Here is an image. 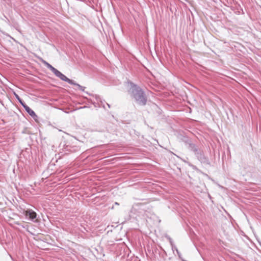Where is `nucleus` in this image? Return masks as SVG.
<instances>
[{
  "label": "nucleus",
  "mask_w": 261,
  "mask_h": 261,
  "mask_svg": "<svg viewBox=\"0 0 261 261\" xmlns=\"http://www.w3.org/2000/svg\"><path fill=\"white\" fill-rule=\"evenodd\" d=\"M14 95L16 98L18 100L22 106V107L25 105V103L23 101V100L20 98V97L18 96V94L14 93Z\"/></svg>",
  "instance_id": "nucleus-9"
},
{
  "label": "nucleus",
  "mask_w": 261,
  "mask_h": 261,
  "mask_svg": "<svg viewBox=\"0 0 261 261\" xmlns=\"http://www.w3.org/2000/svg\"><path fill=\"white\" fill-rule=\"evenodd\" d=\"M24 214L26 217H29L30 219L33 221L36 219L37 214L32 210H28L24 212Z\"/></svg>",
  "instance_id": "nucleus-5"
},
{
  "label": "nucleus",
  "mask_w": 261,
  "mask_h": 261,
  "mask_svg": "<svg viewBox=\"0 0 261 261\" xmlns=\"http://www.w3.org/2000/svg\"><path fill=\"white\" fill-rule=\"evenodd\" d=\"M197 159L202 164L209 165L210 161L207 157L205 156L202 151L199 150L195 154Z\"/></svg>",
  "instance_id": "nucleus-2"
},
{
  "label": "nucleus",
  "mask_w": 261,
  "mask_h": 261,
  "mask_svg": "<svg viewBox=\"0 0 261 261\" xmlns=\"http://www.w3.org/2000/svg\"><path fill=\"white\" fill-rule=\"evenodd\" d=\"M42 63L50 70H51L53 72L55 71V70L56 69L55 67H54L52 65H51L50 64H49L48 62H47L46 61L42 59L41 60Z\"/></svg>",
  "instance_id": "nucleus-7"
},
{
  "label": "nucleus",
  "mask_w": 261,
  "mask_h": 261,
  "mask_svg": "<svg viewBox=\"0 0 261 261\" xmlns=\"http://www.w3.org/2000/svg\"><path fill=\"white\" fill-rule=\"evenodd\" d=\"M184 141L187 145H188V148L193 151L195 154L199 150L196 147L195 145L192 143L191 140L188 138H185Z\"/></svg>",
  "instance_id": "nucleus-4"
},
{
  "label": "nucleus",
  "mask_w": 261,
  "mask_h": 261,
  "mask_svg": "<svg viewBox=\"0 0 261 261\" xmlns=\"http://www.w3.org/2000/svg\"><path fill=\"white\" fill-rule=\"evenodd\" d=\"M115 205H119V204L118 202H116L115 203Z\"/></svg>",
  "instance_id": "nucleus-12"
},
{
  "label": "nucleus",
  "mask_w": 261,
  "mask_h": 261,
  "mask_svg": "<svg viewBox=\"0 0 261 261\" xmlns=\"http://www.w3.org/2000/svg\"><path fill=\"white\" fill-rule=\"evenodd\" d=\"M170 242L172 246V249L175 250V248L174 247L175 246L173 245V242L171 239H170Z\"/></svg>",
  "instance_id": "nucleus-10"
},
{
  "label": "nucleus",
  "mask_w": 261,
  "mask_h": 261,
  "mask_svg": "<svg viewBox=\"0 0 261 261\" xmlns=\"http://www.w3.org/2000/svg\"><path fill=\"white\" fill-rule=\"evenodd\" d=\"M258 243H259V245H260V247H261V242H258Z\"/></svg>",
  "instance_id": "nucleus-13"
},
{
  "label": "nucleus",
  "mask_w": 261,
  "mask_h": 261,
  "mask_svg": "<svg viewBox=\"0 0 261 261\" xmlns=\"http://www.w3.org/2000/svg\"><path fill=\"white\" fill-rule=\"evenodd\" d=\"M107 105H108V106L109 107V108H110V105H109V104L107 103Z\"/></svg>",
  "instance_id": "nucleus-14"
},
{
  "label": "nucleus",
  "mask_w": 261,
  "mask_h": 261,
  "mask_svg": "<svg viewBox=\"0 0 261 261\" xmlns=\"http://www.w3.org/2000/svg\"><path fill=\"white\" fill-rule=\"evenodd\" d=\"M54 74L58 77L60 78L61 80L67 82L68 84H73V80L69 79L66 77L64 74L62 73L60 71L57 69L53 72Z\"/></svg>",
  "instance_id": "nucleus-3"
},
{
  "label": "nucleus",
  "mask_w": 261,
  "mask_h": 261,
  "mask_svg": "<svg viewBox=\"0 0 261 261\" xmlns=\"http://www.w3.org/2000/svg\"><path fill=\"white\" fill-rule=\"evenodd\" d=\"M174 247L175 248V250H176V252L177 253L178 255L180 257V252L178 251L177 248L175 246H174Z\"/></svg>",
  "instance_id": "nucleus-11"
},
{
  "label": "nucleus",
  "mask_w": 261,
  "mask_h": 261,
  "mask_svg": "<svg viewBox=\"0 0 261 261\" xmlns=\"http://www.w3.org/2000/svg\"><path fill=\"white\" fill-rule=\"evenodd\" d=\"M129 86L128 93L136 102L140 106H145L147 102V97L144 91L138 85L132 82H128Z\"/></svg>",
  "instance_id": "nucleus-1"
},
{
  "label": "nucleus",
  "mask_w": 261,
  "mask_h": 261,
  "mask_svg": "<svg viewBox=\"0 0 261 261\" xmlns=\"http://www.w3.org/2000/svg\"><path fill=\"white\" fill-rule=\"evenodd\" d=\"M70 84L77 86V88H78V90L82 91H84L85 87H83V86H81L80 85H79V84H77L76 83H75L74 81H73V84Z\"/></svg>",
  "instance_id": "nucleus-8"
},
{
  "label": "nucleus",
  "mask_w": 261,
  "mask_h": 261,
  "mask_svg": "<svg viewBox=\"0 0 261 261\" xmlns=\"http://www.w3.org/2000/svg\"><path fill=\"white\" fill-rule=\"evenodd\" d=\"M25 110L34 119L36 120L38 118V116L35 114V112L32 110L29 106H28L26 104L23 106Z\"/></svg>",
  "instance_id": "nucleus-6"
}]
</instances>
